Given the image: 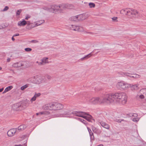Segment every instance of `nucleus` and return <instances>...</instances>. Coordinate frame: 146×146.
Listing matches in <instances>:
<instances>
[{
    "instance_id": "de8ad7c7",
    "label": "nucleus",
    "mask_w": 146,
    "mask_h": 146,
    "mask_svg": "<svg viewBox=\"0 0 146 146\" xmlns=\"http://www.w3.org/2000/svg\"><path fill=\"white\" fill-rule=\"evenodd\" d=\"M90 139L91 140H94V136L93 135H92L90 136Z\"/></svg>"
},
{
    "instance_id": "a878e982",
    "label": "nucleus",
    "mask_w": 146,
    "mask_h": 146,
    "mask_svg": "<svg viewBox=\"0 0 146 146\" xmlns=\"http://www.w3.org/2000/svg\"><path fill=\"white\" fill-rule=\"evenodd\" d=\"M49 106L48 104L43 105L42 107L43 109L44 110H50Z\"/></svg>"
},
{
    "instance_id": "c756f323",
    "label": "nucleus",
    "mask_w": 146,
    "mask_h": 146,
    "mask_svg": "<svg viewBox=\"0 0 146 146\" xmlns=\"http://www.w3.org/2000/svg\"><path fill=\"white\" fill-rule=\"evenodd\" d=\"M29 86V84H27L25 85L22 86L21 88V90L23 91L25 89L28 87Z\"/></svg>"
},
{
    "instance_id": "f257e3e1",
    "label": "nucleus",
    "mask_w": 146,
    "mask_h": 146,
    "mask_svg": "<svg viewBox=\"0 0 146 146\" xmlns=\"http://www.w3.org/2000/svg\"><path fill=\"white\" fill-rule=\"evenodd\" d=\"M107 95L108 104L119 103L123 105L127 101V96L125 93H113Z\"/></svg>"
},
{
    "instance_id": "49530a36",
    "label": "nucleus",
    "mask_w": 146,
    "mask_h": 146,
    "mask_svg": "<svg viewBox=\"0 0 146 146\" xmlns=\"http://www.w3.org/2000/svg\"><path fill=\"white\" fill-rule=\"evenodd\" d=\"M46 78L49 80H50L51 78V77L49 75H46Z\"/></svg>"
},
{
    "instance_id": "603ef678",
    "label": "nucleus",
    "mask_w": 146,
    "mask_h": 146,
    "mask_svg": "<svg viewBox=\"0 0 146 146\" xmlns=\"http://www.w3.org/2000/svg\"><path fill=\"white\" fill-rule=\"evenodd\" d=\"M19 33H17L16 34H15L13 35V36H19Z\"/></svg>"
},
{
    "instance_id": "c03bdc74",
    "label": "nucleus",
    "mask_w": 146,
    "mask_h": 146,
    "mask_svg": "<svg viewBox=\"0 0 146 146\" xmlns=\"http://www.w3.org/2000/svg\"><path fill=\"white\" fill-rule=\"evenodd\" d=\"M79 120H80L81 122H82L84 124H86V121H85L84 119L81 118H79Z\"/></svg>"
},
{
    "instance_id": "3c124183",
    "label": "nucleus",
    "mask_w": 146,
    "mask_h": 146,
    "mask_svg": "<svg viewBox=\"0 0 146 146\" xmlns=\"http://www.w3.org/2000/svg\"><path fill=\"white\" fill-rule=\"evenodd\" d=\"M31 42H34V43H37L38 42V41H37L36 40H32L31 41Z\"/></svg>"
},
{
    "instance_id": "a19ab883",
    "label": "nucleus",
    "mask_w": 146,
    "mask_h": 146,
    "mask_svg": "<svg viewBox=\"0 0 146 146\" xmlns=\"http://www.w3.org/2000/svg\"><path fill=\"white\" fill-rule=\"evenodd\" d=\"M40 93H38L37 94L35 93V94L34 96L35 97V98H36L37 97H38L40 96Z\"/></svg>"
},
{
    "instance_id": "6e6d98bb",
    "label": "nucleus",
    "mask_w": 146,
    "mask_h": 146,
    "mask_svg": "<svg viewBox=\"0 0 146 146\" xmlns=\"http://www.w3.org/2000/svg\"><path fill=\"white\" fill-rule=\"evenodd\" d=\"M143 105L144 106H146V102H143Z\"/></svg>"
},
{
    "instance_id": "7c9ffc66",
    "label": "nucleus",
    "mask_w": 146,
    "mask_h": 146,
    "mask_svg": "<svg viewBox=\"0 0 146 146\" xmlns=\"http://www.w3.org/2000/svg\"><path fill=\"white\" fill-rule=\"evenodd\" d=\"M89 5L90 8H94L95 7V4L92 3H90L89 4Z\"/></svg>"
},
{
    "instance_id": "f704fd0d",
    "label": "nucleus",
    "mask_w": 146,
    "mask_h": 146,
    "mask_svg": "<svg viewBox=\"0 0 146 146\" xmlns=\"http://www.w3.org/2000/svg\"><path fill=\"white\" fill-rule=\"evenodd\" d=\"M118 18L117 17H113L111 18L112 21L113 22H117L118 21L117 19Z\"/></svg>"
},
{
    "instance_id": "aec40b11",
    "label": "nucleus",
    "mask_w": 146,
    "mask_h": 146,
    "mask_svg": "<svg viewBox=\"0 0 146 146\" xmlns=\"http://www.w3.org/2000/svg\"><path fill=\"white\" fill-rule=\"evenodd\" d=\"M70 20L73 21H78V15L73 16L70 18Z\"/></svg>"
},
{
    "instance_id": "864d4df0",
    "label": "nucleus",
    "mask_w": 146,
    "mask_h": 146,
    "mask_svg": "<svg viewBox=\"0 0 146 146\" xmlns=\"http://www.w3.org/2000/svg\"><path fill=\"white\" fill-rule=\"evenodd\" d=\"M46 112H41L39 113L40 114H45V113Z\"/></svg>"
},
{
    "instance_id": "412c9836",
    "label": "nucleus",
    "mask_w": 146,
    "mask_h": 146,
    "mask_svg": "<svg viewBox=\"0 0 146 146\" xmlns=\"http://www.w3.org/2000/svg\"><path fill=\"white\" fill-rule=\"evenodd\" d=\"M23 66L21 62H17L14 63L13 65V66L15 68L20 67Z\"/></svg>"
},
{
    "instance_id": "37998d69",
    "label": "nucleus",
    "mask_w": 146,
    "mask_h": 146,
    "mask_svg": "<svg viewBox=\"0 0 146 146\" xmlns=\"http://www.w3.org/2000/svg\"><path fill=\"white\" fill-rule=\"evenodd\" d=\"M9 9V7L8 6H5V8L3 9V11H5Z\"/></svg>"
},
{
    "instance_id": "473e14b6",
    "label": "nucleus",
    "mask_w": 146,
    "mask_h": 146,
    "mask_svg": "<svg viewBox=\"0 0 146 146\" xmlns=\"http://www.w3.org/2000/svg\"><path fill=\"white\" fill-rule=\"evenodd\" d=\"M13 88V86H10L7 87L5 89V90L7 92H8L9 90H10L11 89Z\"/></svg>"
},
{
    "instance_id": "4c0bfd02",
    "label": "nucleus",
    "mask_w": 146,
    "mask_h": 146,
    "mask_svg": "<svg viewBox=\"0 0 146 146\" xmlns=\"http://www.w3.org/2000/svg\"><path fill=\"white\" fill-rule=\"evenodd\" d=\"M29 26V27H31V29H27L28 30H31L32 29V28L36 27V26H35V25H33V24H31Z\"/></svg>"
},
{
    "instance_id": "4be33fe9",
    "label": "nucleus",
    "mask_w": 146,
    "mask_h": 146,
    "mask_svg": "<svg viewBox=\"0 0 146 146\" xmlns=\"http://www.w3.org/2000/svg\"><path fill=\"white\" fill-rule=\"evenodd\" d=\"M44 20H40V21H37L35 22L36 23L35 25L36 26H37L38 25H41V24L44 23Z\"/></svg>"
},
{
    "instance_id": "0e129e2a",
    "label": "nucleus",
    "mask_w": 146,
    "mask_h": 146,
    "mask_svg": "<svg viewBox=\"0 0 146 146\" xmlns=\"http://www.w3.org/2000/svg\"><path fill=\"white\" fill-rule=\"evenodd\" d=\"M36 62V63H38H38H39V62H38V61H37Z\"/></svg>"
},
{
    "instance_id": "e433bc0d",
    "label": "nucleus",
    "mask_w": 146,
    "mask_h": 146,
    "mask_svg": "<svg viewBox=\"0 0 146 146\" xmlns=\"http://www.w3.org/2000/svg\"><path fill=\"white\" fill-rule=\"evenodd\" d=\"M31 48H27L25 49V50L27 52H30L32 50Z\"/></svg>"
},
{
    "instance_id": "2eb2a0df",
    "label": "nucleus",
    "mask_w": 146,
    "mask_h": 146,
    "mask_svg": "<svg viewBox=\"0 0 146 146\" xmlns=\"http://www.w3.org/2000/svg\"><path fill=\"white\" fill-rule=\"evenodd\" d=\"M78 21H82L85 20L86 18V15L84 14H82L78 15Z\"/></svg>"
},
{
    "instance_id": "1a4fd4ad",
    "label": "nucleus",
    "mask_w": 146,
    "mask_h": 146,
    "mask_svg": "<svg viewBox=\"0 0 146 146\" xmlns=\"http://www.w3.org/2000/svg\"><path fill=\"white\" fill-rule=\"evenodd\" d=\"M63 10L65 9H71L73 8V5L70 4H62Z\"/></svg>"
},
{
    "instance_id": "6e6552de",
    "label": "nucleus",
    "mask_w": 146,
    "mask_h": 146,
    "mask_svg": "<svg viewBox=\"0 0 146 146\" xmlns=\"http://www.w3.org/2000/svg\"><path fill=\"white\" fill-rule=\"evenodd\" d=\"M16 131V129L13 128L9 130L7 133L8 136L9 137H13L15 134Z\"/></svg>"
},
{
    "instance_id": "0eeeda50",
    "label": "nucleus",
    "mask_w": 146,
    "mask_h": 146,
    "mask_svg": "<svg viewBox=\"0 0 146 146\" xmlns=\"http://www.w3.org/2000/svg\"><path fill=\"white\" fill-rule=\"evenodd\" d=\"M69 27L72 30L77 31L79 32H81L83 30L82 27H80L78 26H76L72 25H69Z\"/></svg>"
},
{
    "instance_id": "c85d7f7f",
    "label": "nucleus",
    "mask_w": 146,
    "mask_h": 146,
    "mask_svg": "<svg viewBox=\"0 0 146 146\" xmlns=\"http://www.w3.org/2000/svg\"><path fill=\"white\" fill-rule=\"evenodd\" d=\"M48 58H44L42 59L41 60L44 64L48 62Z\"/></svg>"
},
{
    "instance_id": "6ab92c4d",
    "label": "nucleus",
    "mask_w": 146,
    "mask_h": 146,
    "mask_svg": "<svg viewBox=\"0 0 146 146\" xmlns=\"http://www.w3.org/2000/svg\"><path fill=\"white\" fill-rule=\"evenodd\" d=\"M86 115H88V116H84L83 118L86 119L88 121H90L92 117L90 115H89L87 113V114Z\"/></svg>"
},
{
    "instance_id": "79ce46f5",
    "label": "nucleus",
    "mask_w": 146,
    "mask_h": 146,
    "mask_svg": "<svg viewBox=\"0 0 146 146\" xmlns=\"http://www.w3.org/2000/svg\"><path fill=\"white\" fill-rule=\"evenodd\" d=\"M36 98L34 96L31 100V101L32 102L33 101H35L36 100Z\"/></svg>"
},
{
    "instance_id": "a18cd8bd",
    "label": "nucleus",
    "mask_w": 146,
    "mask_h": 146,
    "mask_svg": "<svg viewBox=\"0 0 146 146\" xmlns=\"http://www.w3.org/2000/svg\"><path fill=\"white\" fill-rule=\"evenodd\" d=\"M31 16L29 15H27V16L26 17L25 19L27 20L31 18Z\"/></svg>"
},
{
    "instance_id": "58836bf2",
    "label": "nucleus",
    "mask_w": 146,
    "mask_h": 146,
    "mask_svg": "<svg viewBox=\"0 0 146 146\" xmlns=\"http://www.w3.org/2000/svg\"><path fill=\"white\" fill-rule=\"evenodd\" d=\"M139 120V119L138 118H133L132 120L134 122H137Z\"/></svg>"
},
{
    "instance_id": "7ed1b4c3",
    "label": "nucleus",
    "mask_w": 146,
    "mask_h": 146,
    "mask_svg": "<svg viewBox=\"0 0 146 146\" xmlns=\"http://www.w3.org/2000/svg\"><path fill=\"white\" fill-rule=\"evenodd\" d=\"M90 102L93 104H108V100L107 94H104L100 97L93 98L91 99Z\"/></svg>"
},
{
    "instance_id": "2f4dec72",
    "label": "nucleus",
    "mask_w": 146,
    "mask_h": 146,
    "mask_svg": "<svg viewBox=\"0 0 146 146\" xmlns=\"http://www.w3.org/2000/svg\"><path fill=\"white\" fill-rule=\"evenodd\" d=\"M49 106L50 110H53V103H48Z\"/></svg>"
},
{
    "instance_id": "680f3d73",
    "label": "nucleus",
    "mask_w": 146,
    "mask_h": 146,
    "mask_svg": "<svg viewBox=\"0 0 146 146\" xmlns=\"http://www.w3.org/2000/svg\"><path fill=\"white\" fill-rule=\"evenodd\" d=\"M135 116L137 117V114L135 113L134 114Z\"/></svg>"
},
{
    "instance_id": "f03ea898",
    "label": "nucleus",
    "mask_w": 146,
    "mask_h": 146,
    "mask_svg": "<svg viewBox=\"0 0 146 146\" xmlns=\"http://www.w3.org/2000/svg\"><path fill=\"white\" fill-rule=\"evenodd\" d=\"M120 13L127 15L128 17L132 19L138 18L140 16L139 11L135 9H122L120 11Z\"/></svg>"
},
{
    "instance_id": "b1692460",
    "label": "nucleus",
    "mask_w": 146,
    "mask_h": 146,
    "mask_svg": "<svg viewBox=\"0 0 146 146\" xmlns=\"http://www.w3.org/2000/svg\"><path fill=\"white\" fill-rule=\"evenodd\" d=\"M36 82L37 84H39L42 82L43 80V78L41 77H38L36 78Z\"/></svg>"
},
{
    "instance_id": "f3484780",
    "label": "nucleus",
    "mask_w": 146,
    "mask_h": 146,
    "mask_svg": "<svg viewBox=\"0 0 146 146\" xmlns=\"http://www.w3.org/2000/svg\"><path fill=\"white\" fill-rule=\"evenodd\" d=\"M129 74V76H128L130 77H132L133 78H138L140 77L141 76L139 75L134 74Z\"/></svg>"
},
{
    "instance_id": "bb28decb",
    "label": "nucleus",
    "mask_w": 146,
    "mask_h": 146,
    "mask_svg": "<svg viewBox=\"0 0 146 146\" xmlns=\"http://www.w3.org/2000/svg\"><path fill=\"white\" fill-rule=\"evenodd\" d=\"M118 74L120 75H121L122 76H123L124 77L125 76H129V74H130L129 73H123V72H121L118 73Z\"/></svg>"
},
{
    "instance_id": "e2e57ef3",
    "label": "nucleus",
    "mask_w": 146,
    "mask_h": 146,
    "mask_svg": "<svg viewBox=\"0 0 146 146\" xmlns=\"http://www.w3.org/2000/svg\"><path fill=\"white\" fill-rule=\"evenodd\" d=\"M40 114L39 113H36V115H38V114Z\"/></svg>"
},
{
    "instance_id": "5701e85b",
    "label": "nucleus",
    "mask_w": 146,
    "mask_h": 146,
    "mask_svg": "<svg viewBox=\"0 0 146 146\" xmlns=\"http://www.w3.org/2000/svg\"><path fill=\"white\" fill-rule=\"evenodd\" d=\"M92 55V54L91 53H90L88 55L85 56L84 57L81 58L80 60L81 61H83L84 60L90 58Z\"/></svg>"
},
{
    "instance_id": "393cba45",
    "label": "nucleus",
    "mask_w": 146,
    "mask_h": 146,
    "mask_svg": "<svg viewBox=\"0 0 146 146\" xmlns=\"http://www.w3.org/2000/svg\"><path fill=\"white\" fill-rule=\"evenodd\" d=\"M139 94H141L143 95H144V96H145L146 95V88L141 89L140 91Z\"/></svg>"
},
{
    "instance_id": "338daca9",
    "label": "nucleus",
    "mask_w": 146,
    "mask_h": 146,
    "mask_svg": "<svg viewBox=\"0 0 146 146\" xmlns=\"http://www.w3.org/2000/svg\"><path fill=\"white\" fill-rule=\"evenodd\" d=\"M92 130L93 131H94V129H93V128H92Z\"/></svg>"
},
{
    "instance_id": "5fc2aeb1",
    "label": "nucleus",
    "mask_w": 146,
    "mask_h": 146,
    "mask_svg": "<svg viewBox=\"0 0 146 146\" xmlns=\"http://www.w3.org/2000/svg\"><path fill=\"white\" fill-rule=\"evenodd\" d=\"M90 134V136H91L92 135H93V132H91L89 134Z\"/></svg>"
},
{
    "instance_id": "cd10ccee",
    "label": "nucleus",
    "mask_w": 146,
    "mask_h": 146,
    "mask_svg": "<svg viewBox=\"0 0 146 146\" xmlns=\"http://www.w3.org/2000/svg\"><path fill=\"white\" fill-rule=\"evenodd\" d=\"M27 25L26 27V29H31V27H29V26L31 24H33V23H31L30 21H27Z\"/></svg>"
},
{
    "instance_id": "13d9d810",
    "label": "nucleus",
    "mask_w": 146,
    "mask_h": 146,
    "mask_svg": "<svg viewBox=\"0 0 146 146\" xmlns=\"http://www.w3.org/2000/svg\"><path fill=\"white\" fill-rule=\"evenodd\" d=\"M3 90V88H0V92H2V91Z\"/></svg>"
},
{
    "instance_id": "bf43d9fd",
    "label": "nucleus",
    "mask_w": 146,
    "mask_h": 146,
    "mask_svg": "<svg viewBox=\"0 0 146 146\" xmlns=\"http://www.w3.org/2000/svg\"><path fill=\"white\" fill-rule=\"evenodd\" d=\"M13 37L14 36H13L12 38V40H13V41H14L15 40V38H13Z\"/></svg>"
},
{
    "instance_id": "72a5a7b5",
    "label": "nucleus",
    "mask_w": 146,
    "mask_h": 146,
    "mask_svg": "<svg viewBox=\"0 0 146 146\" xmlns=\"http://www.w3.org/2000/svg\"><path fill=\"white\" fill-rule=\"evenodd\" d=\"M53 110H56V105H57V103L56 102H53Z\"/></svg>"
},
{
    "instance_id": "dca6fc26",
    "label": "nucleus",
    "mask_w": 146,
    "mask_h": 146,
    "mask_svg": "<svg viewBox=\"0 0 146 146\" xmlns=\"http://www.w3.org/2000/svg\"><path fill=\"white\" fill-rule=\"evenodd\" d=\"M56 110H60L64 108V106L60 103H57V105H56Z\"/></svg>"
},
{
    "instance_id": "69168bd1",
    "label": "nucleus",
    "mask_w": 146,
    "mask_h": 146,
    "mask_svg": "<svg viewBox=\"0 0 146 146\" xmlns=\"http://www.w3.org/2000/svg\"><path fill=\"white\" fill-rule=\"evenodd\" d=\"M1 69H2L1 68V67H0V70H1Z\"/></svg>"
},
{
    "instance_id": "9b49d317",
    "label": "nucleus",
    "mask_w": 146,
    "mask_h": 146,
    "mask_svg": "<svg viewBox=\"0 0 146 146\" xmlns=\"http://www.w3.org/2000/svg\"><path fill=\"white\" fill-rule=\"evenodd\" d=\"M21 107V105H19L18 104H15L13 105L12 107V109L14 111H18L19 110L20 108Z\"/></svg>"
},
{
    "instance_id": "4468645a",
    "label": "nucleus",
    "mask_w": 146,
    "mask_h": 146,
    "mask_svg": "<svg viewBox=\"0 0 146 146\" xmlns=\"http://www.w3.org/2000/svg\"><path fill=\"white\" fill-rule=\"evenodd\" d=\"M27 24V21L23 19L22 21H20L18 22L17 25L19 26H25Z\"/></svg>"
},
{
    "instance_id": "20e7f679",
    "label": "nucleus",
    "mask_w": 146,
    "mask_h": 146,
    "mask_svg": "<svg viewBox=\"0 0 146 146\" xmlns=\"http://www.w3.org/2000/svg\"><path fill=\"white\" fill-rule=\"evenodd\" d=\"M50 11L52 13H61L63 11L62 4H60L58 5H53L50 9Z\"/></svg>"
},
{
    "instance_id": "8fccbe9b",
    "label": "nucleus",
    "mask_w": 146,
    "mask_h": 146,
    "mask_svg": "<svg viewBox=\"0 0 146 146\" xmlns=\"http://www.w3.org/2000/svg\"><path fill=\"white\" fill-rule=\"evenodd\" d=\"M87 129L89 132V134L91 132H92L91 130L88 127H87Z\"/></svg>"
},
{
    "instance_id": "c9c22d12",
    "label": "nucleus",
    "mask_w": 146,
    "mask_h": 146,
    "mask_svg": "<svg viewBox=\"0 0 146 146\" xmlns=\"http://www.w3.org/2000/svg\"><path fill=\"white\" fill-rule=\"evenodd\" d=\"M139 98L142 99L145 98V96H144V95H143L139 94Z\"/></svg>"
},
{
    "instance_id": "052dcab7",
    "label": "nucleus",
    "mask_w": 146,
    "mask_h": 146,
    "mask_svg": "<svg viewBox=\"0 0 146 146\" xmlns=\"http://www.w3.org/2000/svg\"><path fill=\"white\" fill-rule=\"evenodd\" d=\"M7 92L5 90L3 92V94H4L5 93H6V92Z\"/></svg>"
},
{
    "instance_id": "a211bd4d",
    "label": "nucleus",
    "mask_w": 146,
    "mask_h": 146,
    "mask_svg": "<svg viewBox=\"0 0 146 146\" xmlns=\"http://www.w3.org/2000/svg\"><path fill=\"white\" fill-rule=\"evenodd\" d=\"M26 127V126L25 125H22L18 127V130L20 131L24 130Z\"/></svg>"
},
{
    "instance_id": "9d476101",
    "label": "nucleus",
    "mask_w": 146,
    "mask_h": 146,
    "mask_svg": "<svg viewBox=\"0 0 146 146\" xmlns=\"http://www.w3.org/2000/svg\"><path fill=\"white\" fill-rule=\"evenodd\" d=\"M100 123L101 126L107 129H109L110 125L106 122L103 121H101L100 122Z\"/></svg>"
},
{
    "instance_id": "f8f14e48",
    "label": "nucleus",
    "mask_w": 146,
    "mask_h": 146,
    "mask_svg": "<svg viewBox=\"0 0 146 146\" xmlns=\"http://www.w3.org/2000/svg\"><path fill=\"white\" fill-rule=\"evenodd\" d=\"M75 114L76 116L83 117L84 115L87 114V113L82 111H78L76 112Z\"/></svg>"
},
{
    "instance_id": "ddd939ff",
    "label": "nucleus",
    "mask_w": 146,
    "mask_h": 146,
    "mask_svg": "<svg viewBox=\"0 0 146 146\" xmlns=\"http://www.w3.org/2000/svg\"><path fill=\"white\" fill-rule=\"evenodd\" d=\"M139 84L138 83L135 85H132L131 84V87H130L132 90H137L139 89Z\"/></svg>"
},
{
    "instance_id": "09e8293b",
    "label": "nucleus",
    "mask_w": 146,
    "mask_h": 146,
    "mask_svg": "<svg viewBox=\"0 0 146 146\" xmlns=\"http://www.w3.org/2000/svg\"><path fill=\"white\" fill-rule=\"evenodd\" d=\"M44 64L43 63L42 61L41 60V62L38 63V65H44Z\"/></svg>"
},
{
    "instance_id": "39448f33",
    "label": "nucleus",
    "mask_w": 146,
    "mask_h": 146,
    "mask_svg": "<svg viewBox=\"0 0 146 146\" xmlns=\"http://www.w3.org/2000/svg\"><path fill=\"white\" fill-rule=\"evenodd\" d=\"M116 86L118 88L125 90L130 87L131 84L123 82H120L117 83Z\"/></svg>"
},
{
    "instance_id": "4d7b16f0",
    "label": "nucleus",
    "mask_w": 146,
    "mask_h": 146,
    "mask_svg": "<svg viewBox=\"0 0 146 146\" xmlns=\"http://www.w3.org/2000/svg\"><path fill=\"white\" fill-rule=\"evenodd\" d=\"M10 60H11V59L10 58H7V61L8 62H9L10 61Z\"/></svg>"
},
{
    "instance_id": "774afa93",
    "label": "nucleus",
    "mask_w": 146,
    "mask_h": 146,
    "mask_svg": "<svg viewBox=\"0 0 146 146\" xmlns=\"http://www.w3.org/2000/svg\"><path fill=\"white\" fill-rule=\"evenodd\" d=\"M132 116H134V115H133V114H132Z\"/></svg>"
},
{
    "instance_id": "ea45409f",
    "label": "nucleus",
    "mask_w": 146,
    "mask_h": 146,
    "mask_svg": "<svg viewBox=\"0 0 146 146\" xmlns=\"http://www.w3.org/2000/svg\"><path fill=\"white\" fill-rule=\"evenodd\" d=\"M21 11L22 10L21 9L18 10L17 11L16 14L17 15H19L21 13Z\"/></svg>"
},
{
    "instance_id": "423d86ee",
    "label": "nucleus",
    "mask_w": 146,
    "mask_h": 146,
    "mask_svg": "<svg viewBox=\"0 0 146 146\" xmlns=\"http://www.w3.org/2000/svg\"><path fill=\"white\" fill-rule=\"evenodd\" d=\"M70 114V111L68 110H66L64 111L62 113L55 115V116L56 117H67Z\"/></svg>"
}]
</instances>
